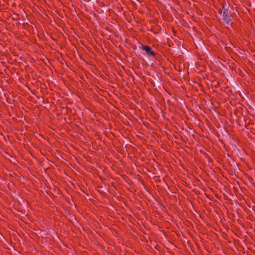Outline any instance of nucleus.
Instances as JSON below:
<instances>
[{"instance_id": "2", "label": "nucleus", "mask_w": 255, "mask_h": 255, "mask_svg": "<svg viewBox=\"0 0 255 255\" xmlns=\"http://www.w3.org/2000/svg\"><path fill=\"white\" fill-rule=\"evenodd\" d=\"M223 16L224 17V21L228 23L231 21V15L228 10L224 9L223 12Z\"/></svg>"}, {"instance_id": "1", "label": "nucleus", "mask_w": 255, "mask_h": 255, "mask_svg": "<svg viewBox=\"0 0 255 255\" xmlns=\"http://www.w3.org/2000/svg\"><path fill=\"white\" fill-rule=\"evenodd\" d=\"M141 49L146 52L147 54L149 56H155L156 55L155 52L152 50L151 48L147 45H142L141 46Z\"/></svg>"}]
</instances>
